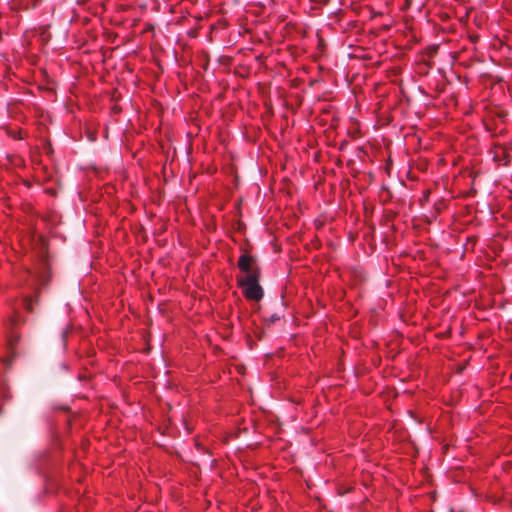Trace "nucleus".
Instances as JSON below:
<instances>
[{
  "instance_id": "423d86ee",
  "label": "nucleus",
  "mask_w": 512,
  "mask_h": 512,
  "mask_svg": "<svg viewBox=\"0 0 512 512\" xmlns=\"http://www.w3.org/2000/svg\"><path fill=\"white\" fill-rule=\"evenodd\" d=\"M6 365L11 366V360H9Z\"/></svg>"
},
{
  "instance_id": "7ed1b4c3",
  "label": "nucleus",
  "mask_w": 512,
  "mask_h": 512,
  "mask_svg": "<svg viewBox=\"0 0 512 512\" xmlns=\"http://www.w3.org/2000/svg\"><path fill=\"white\" fill-rule=\"evenodd\" d=\"M494 154V160L497 162H502L503 164H507L509 162V155L507 153V150L503 146H495L493 150Z\"/></svg>"
},
{
  "instance_id": "f03ea898",
  "label": "nucleus",
  "mask_w": 512,
  "mask_h": 512,
  "mask_svg": "<svg viewBox=\"0 0 512 512\" xmlns=\"http://www.w3.org/2000/svg\"><path fill=\"white\" fill-rule=\"evenodd\" d=\"M238 267L241 271L245 272L246 275L253 272L256 264V259L248 254H243L238 260Z\"/></svg>"
},
{
  "instance_id": "20e7f679",
  "label": "nucleus",
  "mask_w": 512,
  "mask_h": 512,
  "mask_svg": "<svg viewBox=\"0 0 512 512\" xmlns=\"http://www.w3.org/2000/svg\"><path fill=\"white\" fill-rule=\"evenodd\" d=\"M38 293L39 292L37 291L36 292L35 300H33L32 298H29V297H26L24 299V307L30 313L34 312L33 301H35L36 304H38V302H39V300H38Z\"/></svg>"
},
{
  "instance_id": "39448f33",
  "label": "nucleus",
  "mask_w": 512,
  "mask_h": 512,
  "mask_svg": "<svg viewBox=\"0 0 512 512\" xmlns=\"http://www.w3.org/2000/svg\"><path fill=\"white\" fill-rule=\"evenodd\" d=\"M41 282L45 286L47 284L48 280L43 278V279H41Z\"/></svg>"
},
{
  "instance_id": "f257e3e1",
  "label": "nucleus",
  "mask_w": 512,
  "mask_h": 512,
  "mask_svg": "<svg viewBox=\"0 0 512 512\" xmlns=\"http://www.w3.org/2000/svg\"><path fill=\"white\" fill-rule=\"evenodd\" d=\"M260 268L255 267L252 273L238 279V285L243 289V294L248 300L260 301L264 292L259 284Z\"/></svg>"
}]
</instances>
